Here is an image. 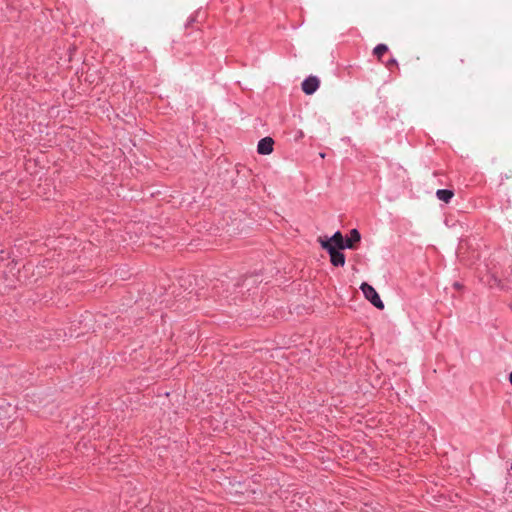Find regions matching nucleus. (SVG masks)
I'll list each match as a JSON object with an SVG mask.
<instances>
[{
  "instance_id": "7",
  "label": "nucleus",
  "mask_w": 512,
  "mask_h": 512,
  "mask_svg": "<svg viewBox=\"0 0 512 512\" xmlns=\"http://www.w3.org/2000/svg\"><path fill=\"white\" fill-rule=\"evenodd\" d=\"M436 196L439 200L445 202V203H448L452 197L454 196V193L452 190H448V189H439L437 190L436 192Z\"/></svg>"
},
{
  "instance_id": "9",
  "label": "nucleus",
  "mask_w": 512,
  "mask_h": 512,
  "mask_svg": "<svg viewBox=\"0 0 512 512\" xmlns=\"http://www.w3.org/2000/svg\"><path fill=\"white\" fill-rule=\"evenodd\" d=\"M389 65H397V61L395 59L390 60Z\"/></svg>"
},
{
  "instance_id": "4",
  "label": "nucleus",
  "mask_w": 512,
  "mask_h": 512,
  "mask_svg": "<svg viewBox=\"0 0 512 512\" xmlns=\"http://www.w3.org/2000/svg\"><path fill=\"white\" fill-rule=\"evenodd\" d=\"M320 85V81L316 76H309L302 82V90L305 94H313Z\"/></svg>"
},
{
  "instance_id": "2",
  "label": "nucleus",
  "mask_w": 512,
  "mask_h": 512,
  "mask_svg": "<svg viewBox=\"0 0 512 512\" xmlns=\"http://www.w3.org/2000/svg\"><path fill=\"white\" fill-rule=\"evenodd\" d=\"M322 248L330 255V261L334 266H344L345 255L329 242H322Z\"/></svg>"
},
{
  "instance_id": "11",
  "label": "nucleus",
  "mask_w": 512,
  "mask_h": 512,
  "mask_svg": "<svg viewBox=\"0 0 512 512\" xmlns=\"http://www.w3.org/2000/svg\"><path fill=\"white\" fill-rule=\"evenodd\" d=\"M511 471H512V463H511Z\"/></svg>"
},
{
  "instance_id": "3",
  "label": "nucleus",
  "mask_w": 512,
  "mask_h": 512,
  "mask_svg": "<svg viewBox=\"0 0 512 512\" xmlns=\"http://www.w3.org/2000/svg\"><path fill=\"white\" fill-rule=\"evenodd\" d=\"M318 242L322 246V242H329L331 245L335 246V249L343 250L346 248L345 239L340 231H337L330 239H322L321 237L318 239Z\"/></svg>"
},
{
  "instance_id": "1",
  "label": "nucleus",
  "mask_w": 512,
  "mask_h": 512,
  "mask_svg": "<svg viewBox=\"0 0 512 512\" xmlns=\"http://www.w3.org/2000/svg\"><path fill=\"white\" fill-rule=\"evenodd\" d=\"M360 289L362 290L365 298L369 300L376 308L384 309V303L382 302L377 291L368 283H362Z\"/></svg>"
},
{
  "instance_id": "8",
  "label": "nucleus",
  "mask_w": 512,
  "mask_h": 512,
  "mask_svg": "<svg viewBox=\"0 0 512 512\" xmlns=\"http://www.w3.org/2000/svg\"><path fill=\"white\" fill-rule=\"evenodd\" d=\"M388 50V47L385 44H379L374 48V54L381 58Z\"/></svg>"
},
{
  "instance_id": "10",
  "label": "nucleus",
  "mask_w": 512,
  "mask_h": 512,
  "mask_svg": "<svg viewBox=\"0 0 512 512\" xmlns=\"http://www.w3.org/2000/svg\"><path fill=\"white\" fill-rule=\"evenodd\" d=\"M509 381H510V383H511V385H512V372H511V373H510V375H509Z\"/></svg>"
},
{
  "instance_id": "6",
  "label": "nucleus",
  "mask_w": 512,
  "mask_h": 512,
  "mask_svg": "<svg viewBox=\"0 0 512 512\" xmlns=\"http://www.w3.org/2000/svg\"><path fill=\"white\" fill-rule=\"evenodd\" d=\"M361 240V235L357 229H352L350 231V236L345 240L346 248L355 249L357 244Z\"/></svg>"
},
{
  "instance_id": "5",
  "label": "nucleus",
  "mask_w": 512,
  "mask_h": 512,
  "mask_svg": "<svg viewBox=\"0 0 512 512\" xmlns=\"http://www.w3.org/2000/svg\"><path fill=\"white\" fill-rule=\"evenodd\" d=\"M274 140L271 137H265L258 142L257 151L262 155H269L273 151Z\"/></svg>"
}]
</instances>
